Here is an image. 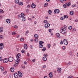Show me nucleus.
Wrapping results in <instances>:
<instances>
[{"mask_svg": "<svg viewBox=\"0 0 78 78\" xmlns=\"http://www.w3.org/2000/svg\"><path fill=\"white\" fill-rule=\"evenodd\" d=\"M67 26L65 25L64 27H63L60 29L59 32L60 33L62 34H65L66 33V29L67 28Z\"/></svg>", "mask_w": 78, "mask_h": 78, "instance_id": "1", "label": "nucleus"}, {"mask_svg": "<svg viewBox=\"0 0 78 78\" xmlns=\"http://www.w3.org/2000/svg\"><path fill=\"white\" fill-rule=\"evenodd\" d=\"M63 43L65 45H67L68 44V41L66 39H65L63 40Z\"/></svg>", "mask_w": 78, "mask_h": 78, "instance_id": "2", "label": "nucleus"}, {"mask_svg": "<svg viewBox=\"0 0 78 78\" xmlns=\"http://www.w3.org/2000/svg\"><path fill=\"white\" fill-rule=\"evenodd\" d=\"M16 56L17 59L19 60L20 59V54L19 53L17 55H16Z\"/></svg>", "mask_w": 78, "mask_h": 78, "instance_id": "3", "label": "nucleus"}, {"mask_svg": "<svg viewBox=\"0 0 78 78\" xmlns=\"http://www.w3.org/2000/svg\"><path fill=\"white\" fill-rule=\"evenodd\" d=\"M8 60L9 62H12L13 61V58L12 57H10Z\"/></svg>", "mask_w": 78, "mask_h": 78, "instance_id": "4", "label": "nucleus"}, {"mask_svg": "<svg viewBox=\"0 0 78 78\" xmlns=\"http://www.w3.org/2000/svg\"><path fill=\"white\" fill-rule=\"evenodd\" d=\"M8 59L7 58H5L3 60V62L4 63H7L8 62Z\"/></svg>", "mask_w": 78, "mask_h": 78, "instance_id": "5", "label": "nucleus"}, {"mask_svg": "<svg viewBox=\"0 0 78 78\" xmlns=\"http://www.w3.org/2000/svg\"><path fill=\"white\" fill-rule=\"evenodd\" d=\"M54 12L55 13H57V14H59L60 12V10L58 9H55L54 10Z\"/></svg>", "mask_w": 78, "mask_h": 78, "instance_id": "6", "label": "nucleus"}, {"mask_svg": "<svg viewBox=\"0 0 78 78\" xmlns=\"http://www.w3.org/2000/svg\"><path fill=\"white\" fill-rule=\"evenodd\" d=\"M18 73L19 76H20V77H22V73L20 72V71H19Z\"/></svg>", "mask_w": 78, "mask_h": 78, "instance_id": "7", "label": "nucleus"}, {"mask_svg": "<svg viewBox=\"0 0 78 78\" xmlns=\"http://www.w3.org/2000/svg\"><path fill=\"white\" fill-rule=\"evenodd\" d=\"M36 6V5L34 3H32L31 5V7L32 8H35Z\"/></svg>", "mask_w": 78, "mask_h": 78, "instance_id": "8", "label": "nucleus"}, {"mask_svg": "<svg viewBox=\"0 0 78 78\" xmlns=\"http://www.w3.org/2000/svg\"><path fill=\"white\" fill-rule=\"evenodd\" d=\"M24 48L25 50H27L28 48V46H27V44H25L24 45Z\"/></svg>", "mask_w": 78, "mask_h": 78, "instance_id": "9", "label": "nucleus"}, {"mask_svg": "<svg viewBox=\"0 0 78 78\" xmlns=\"http://www.w3.org/2000/svg\"><path fill=\"white\" fill-rule=\"evenodd\" d=\"M49 76L51 78H53V73L51 72L49 73Z\"/></svg>", "mask_w": 78, "mask_h": 78, "instance_id": "10", "label": "nucleus"}, {"mask_svg": "<svg viewBox=\"0 0 78 78\" xmlns=\"http://www.w3.org/2000/svg\"><path fill=\"white\" fill-rule=\"evenodd\" d=\"M50 24L46 23L44 27L45 28H48L50 27Z\"/></svg>", "mask_w": 78, "mask_h": 78, "instance_id": "11", "label": "nucleus"}, {"mask_svg": "<svg viewBox=\"0 0 78 78\" xmlns=\"http://www.w3.org/2000/svg\"><path fill=\"white\" fill-rule=\"evenodd\" d=\"M6 22H7V23H10L11 20H10L9 19H7L6 20Z\"/></svg>", "mask_w": 78, "mask_h": 78, "instance_id": "12", "label": "nucleus"}, {"mask_svg": "<svg viewBox=\"0 0 78 78\" xmlns=\"http://www.w3.org/2000/svg\"><path fill=\"white\" fill-rule=\"evenodd\" d=\"M56 36H57L58 38V39H59V38H60V37H61V36L60 35V34H59V33H57L56 34Z\"/></svg>", "mask_w": 78, "mask_h": 78, "instance_id": "13", "label": "nucleus"}, {"mask_svg": "<svg viewBox=\"0 0 78 78\" xmlns=\"http://www.w3.org/2000/svg\"><path fill=\"white\" fill-rule=\"evenodd\" d=\"M10 70L11 72H13L14 71V67H12L10 68Z\"/></svg>", "mask_w": 78, "mask_h": 78, "instance_id": "14", "label": "nucleus"}, {"mask_svg": "<svg viewBox=\"0 0 78 78\" xmlns=\"http://www.w3.org/2000/svg\"><path fill=\"white\" fill-rule=\"evenodd\" d=\"M19 5H21V6H22L23 5V3L21 2H20L18 3V4Z\"/></svg>", "mask_w": 78, "mask_h": 78, "instance_id": "15", "label": "nucleus"}, {"mask_svg": "<svg viewBox=\"0 0 78 78\" xmlns=\"http://www.w3.org/2000/svg\"><path fill=\"white\" fill-rule=\"evenodd\" d=\"M14 76L16 78H18V75H17V73H15L14 74Z\"/></svg>", "mask_w": 78, "mask_h": 78, "instance_id": "16", "label": "nucleus"}, {"mask_svg": "<svg viewBox=\"0 0 78 78\" xmlns=\"http://www.w3.org/2000/svg\"><path fill=\"white\" fill-rule=\"evenodd\" d=\"M43 60L44 61H46L47 60V58L46 57H44L43 58Z\"/></svg>", "mask_w": 78, "mask_h": 78, "instance_id": "17", "label": "nucleus"}, {"mask_svg": "<svg viewBox=\"0 0 78 78\" xmlns=\"http://www.w3.org/2000/svg\"><path fill=\"white\" fill-rule=\"evenodd\" d=\"M19 61H20V59L19 60L17 59V60H15V62L16 63V64H18L19 63Z\"/></svg>", "mask_w": 78, "mask_h": 78, "instance_id": "18", "label": "nucleus"}, {"mask_svg": "<svg viewBox=\"0 0 78 78\" xmlns=\"http://www.w3.org/2000/svg\"><path fill=\"white\" fill-rule=\"evenodd\" d=\"M3 31V28L2 27H0V32L2 33Z\"/></svg>", "mask_w": 78, "mask_h": 78, "instance_id": "19", "label": "nucleus"}, {"mask_svg": "<svg viewBox=\"0 0 78 78\" xmlns=\"http://www.w3.org/2000/svg\"><path fill=\"white\" fill-rule=\"evenodd\" d=\"M15 2L16 4H18L19 2V0H15Z\"/></svg>", "mask_w": 78, "mask_h": 78, "instance_id": "20", "label": "nucleus"}, {"mask_svg": "<svg viewBox=\"0 0 78 78\" xmlns=\"http://www.w3.org/2000/svg\"><path fill=\"white\" fill-rule=\"evenodd\" d=\"M34 41L35 42H37L39 41V39H38V38H36L34 39Z\"/></svg>", "mask_w": 78, "mask_h": 78, "instance_id": "21", "label": "nucleus"}, {"mask_svg": "<svg viewBox=\"0 0 78 78\" xmlns=\"http://www.w3.org/2000/svg\"><path fill=\"white\" fill-rule=\"evenodd\" d=\"M66 5H67V6H70V5H71V3L70 2H69L68 3L66 4Z\"/></svg>", "mask_w": 78, "mask_h": 78, "instance_id": "22", "label": "nucleus"}, {"mask_svg": "<svg viewBox=\"0 0 78 78\" xmlns=\"http://www.w3.org/2000/svg\"><path fill=\"white\" fill-rule=\"evenodd\" d=\"M22 20L23 21V22H25V18L24 17H22Z\"/></svg>", "mask_w": 78, "mask_h": 78, "instance_id": "23", "label": "nucleus"}, {"mask_svg": "<svg viewBox=\"0 0 78 78\" xmlns=\"http://www.w3.org/2000/svg\"><path fill=\"white\" fill-rule=\"evenodd\" d=\"M0 69L2 71H3L4 70V68H3V66H1Z\"/></svg>", "mask_w": 78, "mask_h": 78, "instance_id": "24", "label": "nucleus"}, {"mask_svg": "<svg viewBox=\"0 0 78 78\" xmlns=\"http://www.w3.org/2000/svg\"><path fill=\"white\" fill-rule=\"evenodd\" d=\"M48 3L46 2L45 3L44 5V7H47V6H48Z\"/></svg>", "mask_w": 78, "mask_h": 78, "instance_id": "25", "label": "nucleus"}, {"mask_svg": "<svg viewBox=\"0 0 78 78\" xmlns=\"http://www.w3.org/2000/svg\"><path fill=\"white\" fill-rule=\"evenodd\" d=\"M61 68H58V69H57V70L58 71V72H60L61 70Z\"/></svg>", "mask_w": 78, "mask_h": 78, "instance_id": "26", "label": "nucleus"}, {"mask_svg": "<svg viewBox=\"0 0 78 78\" xmlns=\"http://www.w3.org/2000/svg\"><path fill=\"white\" fill-rule=\"evenodd\" d=\"M18 17L19 19H21L22 17L21 15H18Z\"/></svg>", "mask_w": 78, "mask_h": 78, "instance_id": "27", "label": "nucleus"}, {"mask_svg": "<svg viewBox=\"0 0 78 78\" xmlns=\"http://www.w3.org/2000/svg\"><path fill=\"white\" fill-rule=\"evenodd\" d=\"M73 13L74 12H73V11H71L70 12V14L71 16H72V15H73Z\"/></svg>", "mask_w": 78, "mask_h": 78, "instance_id": "28", "label": "nucleus"}, {"mask_svg": "<svg viewBox=\"0 0 78 78\" xmlns=\"http://www.w3.org/2000/svg\"><path fill=\"white\" fill-rule=\"evenodd\" d=\"M48 12L49 14H50V15H51V10H48Z\"/></svg>", "mask_w": 78, "mask_h": 78, "instance_id": "29", "label": "nucleus"}, {"mask_svg": "<svg viewBox=\"0 0 78 78\" xmlns=\"http://www.w3.org/2000/svg\"><path fill=\"white\" fill-rule=\"evenodd\" d=\"M21 16H22V17H25V14H24V13H21Z\"/></svg>", "mask_w": 78, "mask_h": 78, "instance_id": "30", "label": "nucleus"}, {"mask_svg": "<svg viewBox=\"0 0 78 78\" xmlns=\"http://www.w3.org/2000/svg\"><path fill=\"white\" fill-rule=\"evenodd\" d=\"M47 47L48 48H50L51 47V45L49 44H48Z\"/></svg>", "mask_w": 78, "mask_h": 78, "instance_id": "31", "label": "nucleus"}, {"mask_svg": "<svg viewBox=\"0 0 78 78\" xmlns=\"http://www.w3.org/2000/svg\"><path fill=\"white\" fill-rule=\"evenodd\" d=\"M34 37H35V38H37L38 37H39V36H38V35H37V34H35L34 35Z\"/></svg>", "mask_w": 78, "mask_h": 78, "instance_id": "32", "label": "nucleus"}, {"mask_svg": "<svg viewBox=\"0 0 78 78\" xmlns=\"http://www.w3.org/2000/svg\"><path fill=\"white\" fill-rule=\"evenodd\" d=\"M45 50H46V48L45 47L43 48L42 49V51H45Z\"/></svg>", "mask_w": 78, "mask_h": 78, "instance_id": "33", "label": "nucleus"}, {"mask_svg": "<svg viewBox=\"0 0 78 78\" xmlns=\"http://www.w3.org/2000/svg\"><path fill=\"white\" fill-rule=\"evenodd\" d=\"M46 67H47V65H44L42 66V68L43 69H45Z\"/></svg>", "mask_w": 78, "mask_h": 78, "instance_id": "34", "label": "nucleus"}, {"mask_svg": "<svg viewBox=\"0 0 78 78\" xmlns=\"http://www.w3.org/2000/svg\"><path fill=\"white\" fill-rule=\"evenodd\" d=\"M39 44H44V42L42 41H40L39 42Z\"/></svg>", "mask_w": 78, "mask_h": 78, "instance_id": "35", "label": "nucleus"}, {"mask_svg": "<svg viewBox=\"0 0 78 78\" xmlns=\"http://www.w3.org/2000/svg\"><path fill=\"white\" fill-rule=\"evenodd\" d=\"M43 22L44 23H48V22L47 20H44L43 21Z\"/></svg>", "mask_w": 78, "mask_h": 78, "instance_id": "36", "label": "nucleus"}, {"mask_svg": "<svg viewBox=\"0 0 78 78\" xmlns=\"http://www.w3.org/2000/svg\"><path fill=\"white\" fill-rule=\"evenodd\" d=\"M20 40L22 42H23V41H24V38H21L20 39Z\"/></svg>", "mask_w": 78, "mask_h": 78, "instance_id": "37", "label": "nucleus"}, {"mask_svg": "<svg viewBox=\"0 0 78 78\" xmlns=\"http://www.w3.org/2000/svg\"><path fill=\"white\" fill-rule=\"evenodd\" d=\"M68 28L69 30H72V26H69V27H68Z\"/></svg>", "mask_w": 78, "mask_h": 78, "instance_id": "38", "label": "nucleus"}, {"mask_svg": "<svg viewBox=\"0 0 78 78\" xmlns=\"http://www.w3.org/2000/svg\"><path fill=\"white\" fill-rule=\"evenodd\" d=\"M39 47H40V48H42V47H43V45H42V44H40L39 45Z\"/></svg>", "mask_w": 78, "mask_h": 78, "instance_id": "39", "label": "nucleus"}, {"mask_svg": "<svg viewBox=\"0 0 78 78\" xmlns=\"http://www.w3.org/2000/svg\"><path fill=\"white\" fill-rule=\"evenodd\" d=\"M76 4L73 5L72 6V8H75V7H76Z\"/></svg>", "mask_w": 78, "mask_h": 78, "instance_id": "40", "label": "nucleus"}, {"mask_svg": "<svg viewBox=\"0 0 78 78\" xmlns=\"http://www.w3.org/2000/svg\"><path fill=\"white\" fill-rule=\"evenodd\" d=\"M3 12H4V11H3V10L2 9H0V13H3Z\"/></svg>", "mask_w": 78, "mask_h": 78, "instance_id": "41", "label": "nucleus"}, {"mask_svg": "<svg viewBox=\"0 0 78 78\" xmlns=\"http://www.w3.org/2000/svg\"><path fill=\"white\" fill-rule=\"evenodd\" d=\"M29 33V31L27 30L25 34H26V36H27V35H28V33Z\"/></svg>", "mask_w": 78, "mask_h": 78, "instance_id": "42", "label": "nucleus"}, {"mask_svg": "<svg viewBox=\"0 0 78 78\" xmlns=\"http://www.w3.org/2000/svg\"><path fill=\"white\" fill-rule=\"evenodd\" d=\"M12 34L13 35H15V34H16V33L15 32H13L12 33Z\"/></svg>", "mask_w": 78, "mask_h": 78, "instance_id": "43", "label": "nucleus"}, {"mask_svg": "<svg viewBox=\"0 0 78 78\" xmlns=\"http://www.w3.org/2000/svg\"><path fill=\"white\" fill-rule=\"evenodd\" d=\"M64 18H66V19H67L68 18V16L67 15H65L64 16Z\"/></svg>", "mask_w": 78, "mask_h": 78, "instance_id": "44", "label": "nucleus"}, {"mask_svg": "<svg viewBox=\"0 0 78 78\" xmlns=\"http://www.w3.org/2000/svg\"><path fill=\"white\" fill-rule=\"evenodd\" d=\"M60 2L62 3H64V0H60Z\"/></svg>", "mask_w": 78, "mask_h": 78, "instance_id": "45", "label": "nucleus"}, {"mask_svg": "<svg viewBox=\"0 0 78 78\" xmlns=\"http://www.w3.org/2000/svg\"><path fill=\"white\" fill-rule=\"evenodd\" d=\"M60 20H64V17H61V18H60Z\"/></svg>", "mask_w": 78, "mask_h": 78, "instance_id": "46", "label": "nucleus"}, {"mask_svg": "<svg viewBox=\"0 0 78 78\" xmlns=\"http://www.w3.org/2000/svg\"><path fill=\"white\" fill-rule=\"evenodd\" d=\"M63 7L64 8H67V5H66V4H65L63 5Z\"/></svg>", "mask_w": 78, "mask_h": 78, "instance_id": "47", "label": "nucleus"}, {"mask_svg": "<svg viewBox=\"0 0 78 78\" xmlns=\"http://www.w3.org/2000/svg\"><path fill=\"white\" fill-rule=\"evenodd\" d=\"M3 61V59H2V57L0 56V61Z\"/></svg>", "mask_w": 78, "mask_h": 78, "instance_id": "48", "label": "nucleus"}, {"mask_svg": "<svg viewBox=\"0 0 78 78\" xmlns=\"http://www.w3.org/2000/svg\"><path fill=\"white\" fill-rule=\"evenodd\" d=\"M73 76H70L68 77L67 78H73Z\"/></svg>", "mask_w": 78, "mask_h": 78, "instance_id": "49", "label": "nucleus"}, {"mask_svg": "<svg viewBox=\"0 0 78 78\" xmlns=\"http://www.w3.org/2000/svg\"><path fill=\"white\" fill-rule=\"evenodd\" d=\"M28 20L30 21H32L33 20L31 18H29Z\"/></svg>", "mask_w": 78, "mask_h": 78, "instance_id": "50", "label": "nucleus"}, {"mask_svg": "<svg viewBox=\"0 0 78 78\" xmlns=\"http://www.w3.org/2000/svg\"><path fill=\"white\" fill-rule=\"evenodd\" d=\"M0 39H2L3 38V36L2 35H0Z\"/></svg>", "mask_w": 78, "mask_h": 78, "instance_id": "51", "label": "nucleus"}, {"mask_svg": "<svg viewBox=\"0 0 78 78\" xmlns=\"http://www.w3.org/2000/svg\"><path fill=\"white\" fill-rule=\"evenodd\" d=\"M3 47H4V46H1L0 47L1 50H2V49H3Z\"/></svg>", "mask_w": 78, "mask_h": 78, "instance_id": "52", "label": "nucleus"}, {"mask_svg": "<svg viewBox=\"0 0 78 78\" xmlns=\"http://www.w3.org/2000/svg\"><path fill=\"white\" fill-rule=\"evenodd\" d=\"M24 63L25 64V65H27V62L26 61H25L24 62Z\"/></svg>", "mask_w": 78, "mask_h": 78, "instance_id": "53", "label": "nucleus"}, {"mask_svg": "<svg viewBox=\"0 0 78 78\" xmlns=\"http://www.w3.org/2000/svg\"><path fill=\"white\" fill-rule=\"evenodd\" d=\"M21 52L22 53H25V50H22L21 51Z\"/></svg>", "mask_w": 78, "mask_h": 78, "instance_id": "54", "label": "nucleus"}, {"mask_svg": "<svg viewBox=\"0 0 78 78\" xmlns=\"http://www.w3.org/2000/svg\"><path fill=\"white\" fill-rule=\"evenodd\" d=\"M18 27L17 26L15 25L14 26V28H15L17 29V28Z\"/></svg>", "mask_w": 78, "mask_h": 78, "instance_id": "55", "label": "nucleus"}, {"mask_svg": "<svg viewBox=\"0 0 78 78\" xmlns=\"http://www.w3.org/2000/svg\"><path fill=\"white\" fill-rule=\"evenodd\" d=\"M44 56L46 57L48 56V55L46 54H44Z\"/></svg>", "mask_w": 78, "mask_h": 78, "instance_id": "56", "label": "nucleus"}, {"mask_svg": "<svg viewBox=\"0 0 78 78\" xmlns=\"http://www.w3.org/2000/svg\"><path fill=\"white\" fill-rule=\"evenodd\" d=\"M3 43H1L0 44V46H1V47L3 46Z\"/></svg>", "mask_w": 78, "mask_h": 78, "instance_id": "57", "label": "nucleus"}, {"mask_svg": "<svg viewBox=\"0 0 78 78\" xmlns=\"http://www.w3.org/2000/svg\"><path fill=\"white\" fill-rule=\"evenodd\" d=\"M6 73H7V71H4V74L5 75V74H6Z\"/></svg>", "mask_w": 78, "mask_h": 78, "instance_id": "58", "label": "nucleus"}, {"mask_svg": "<svg viewBox=\"0 0 78 78\" xmlns=\"http://www.w3.org/2000/svg\"><path fill=\"white\" fill-rule=\"evenodd\" d=\"M22 68L23 69H25V66H22Z\"/></svg>", "mask_w": 78, "mask_h": 78, "instance_id": "59", "label": "nucleus"}, {"mask_svg": "<svg viewBox=\"0 0 78 78\" xmlns=\"http://www.w3.org/2000/svg\"><path fill=\"white\" fill-rule=\"evenodd\" d=\"M35 61H36V60H35V59H33L32 60V62H34Z\"/></svg>", "mask_w": 78, "mask_h": 78, "instance_id": "60", "label": "nucleus"}, {"mask_svg": "<svg viewBox=\"0 0 78 78\" xmlns=\"http://www.w3.org/2000/svg\"><path fill=\"white\" fill-rule=\"evenodd\" d=\"M62 49L63 50H65V49H66V47L65 46L63 47Z\"/></svg>", "mask_w": 78, "mask_h": 78, "instance_id": "61", "label": "nucleus"}, {"mask_svg": "<svg viewBox=\"0 0 78 78\" xmlns=\"http://www.w3.org/2000/svg\"><path fill=\"white\" fill-rule=\"evenodd\" d=\"M49 32V33H51V29H49L48 30Z\"/></svg>", "mask_w": 78, "mask_h": 78, "instance_id": "62", "label": "nucleus"}, {"mask_svg": "<svg viewBox=\"0 0 78 78\" xmlns=\"http://www.w3.org/2000/svg\"><path fill=\"white\" fill-rule=\"evenodd\" d=\"M60 44H61V45H62V44H63V42L62 41H61L60 42Z\"/></svg>", "mask_w": 78, "mask_h": 78, "instance_id": "63", "label": "nucleus"}, {"mask_svg": "<svg viewBox=\"0 0 78 78\" xmlns=\"http://www.w3.org/2000/svg\"><path fill=\"white\" fill-rule=\"evenodd\" d=\"M27 55L28 56H30V54L29 53H27Z\"/></svg>", "mask_w": 78, "mask_h": 78, "instance_id": "64", "label": "nucleus"}]
</instances>
